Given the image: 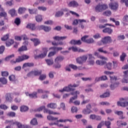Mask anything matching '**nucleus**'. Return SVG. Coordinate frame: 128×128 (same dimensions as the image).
Wrapping results in <instances>:
<instances>
[{
    "instance_id": "nucleus-1",
    "label": "nucleus",
    "mask_w": 128,
    "mask_h": 128,
    "mask_svg": "<svg viewBox=\"0 0 128 128\" xmlns=\"http://www.w3.org/2000/svg\"><path fill=\"white\" fill-rule=\"evenodd\" d=\"M108 6L106 4H99L94 6V10L96 12H102L108 10Z\"/></svg>"
},
{
    "instance_id": "nucleus-2",
    "label": "nucleus",
    "mask_w": 128,
    "mask_h": 128,
    "mask_svg": "<svg viewBox=\"0 0 128 128\" xmlns=\"http://www.w3.org/2000/svg\"><path fill=\"white\" fill-rule=\"evenodd\" d=\"M30 58V56L26 54H23L21 56H18L17 58H16V61L11 60V64H16V62H24V60H28Z\"/></svg>"
},
{
    "instance_id": "nucleus-3",
    "label": "nucleus",
    "mask_w": 128,
    "mask_h": 128,
    "mask_svg": "<svg viewBox=\"0 0 128 128\" xmlns=\"http://www.w3.org/2000/svg\"><path fill=\"white\" fill-rule=\"evenodd\" d=\"M88 60V55H83L76 58L77 64H84Z\"/></svg>"
},
{
    "instance_id": "nucleus-4",
    "label": "nucleus",
    "mask_w": 128,
    "mask_h": 128,
    "mask_svg": "<svg viewBox=\"0 0 128 128\" xmlns=\"http://www.w3.org/2000/svg\"><path fill=\"white\" fill-rule=\"evenodd\" d=\"M48 48H42V54L39 55H36L34 56L35 58H45L46 56V54H48Z\"/></svg>"
},
{
    "instance_id": "nucleus-5",
    "label": "nucleus",
    "mask_w": 128,
    "mask_h": 128,
    "mask_svg": "<svg viewBox=\"0 0 128 128\" xmlns=\"http://www.w3.org/2000/svg\"><path fill=\"white\" fill-rule=\"evenodd\" d=\"M128 98H120V102H118V106L124 108L125 106H128Z\"/></svg>"
},
{
    "instance_id": "nucleus-6",
    "label": "nucleus",
    "mask_w": 128,
    "mask_h": 128,
    "mask_svg": "<svg viewBox=\"0 0 128 128\" xmlns=\"http://www.w3.org/2000/svg\"><path fill=\"white\" fill-rule=\"evenodd\" d=\"M99 58L102 60H97L96 62V64H98V66H104V64H106V60H108V58L106 57L100 56Z\"/></svg>"
},
{
    "instance_id": "nucleus-7",
    "label": "nucleus",
    "mask_w": 128,
    "mask_h": 128,
    "mask_svg": "<svg viewBox=\"0 0 128 128\" xmlns=\"http://www.w3.org/2000/svg\"><path fill=\"white\" fill-rule=\"evenodd\" d=\"M91 109L92 105H90V104H88L86 106V108L82 110V112L84 114H92V112Z\"/></svg>"
},
{
    "instance_id": "nucleus-8",
    "label": "nucleus",
    "mask_w": 128,
    "mask_h": 128,
    "mask_svg": "<svg viewBox=\"0 0 128 128\" xmlns=\"http://www.w3.org/2000/svg\"><path fill=\"white\" fill-rule=\"evenodd\" d=\"M88 38V36H85L82 38L81 40L82 42H86V44H94V38H90L86 40V38Z\"/></svg>"
},
{
    "instance_id": "nucleus-9",
    "label": "nucleus",
    "mask_w": 128,
    "mask_h": 128,
    "mask_svg": "<svg viewBox=\"0 0 128 128\" xmlns=\"http://www.w3.org/2000/svg\"><path fill=\"white\" fill-rule=\"evenodd\" d=\"M80 94V92L78 90H76L75 92H72L71 94L72 96H74V97H72L71 98H70L69 101V104H72L74 102V100L78 98V94Z\"/></svg>"
},
{
    "instance_id": "nucleus-10",
    "label": "nucleus",
    "mask_w": 128,
    "mask_h": 128,
    "mask_svg": "<svg viewBox=\"0 0 128 128\" xmlns=\"http://www.w3.org/2000/svg\"><path fill=\"white\" fill-rule=\"evenodd\" d=\"M5 100L6 102H12V100H14V95L12 93H6L5 94Z\"/></svg>"
},
{
    "instance_id": "nucleus-11",
    "label": "nucleus",
    "mask_w": 128,
    "mask_h": 128,
    "mask_svg": "<svg viewBox=\"0 0 128 128\" xmlns=\"http://www.w3.org/2000/svg\"><path fill=\"white\" fill-rule=\"evenodd\" d=\"M88 62L90 66H94V58L92 56V54H88Z\"/></svg>"
},
{
    "instance_id": "nucleus-12",
    "label": "nucleus",
    "mask_w": 128,
    "mask_h": 128,
    "mask_svg": "<svg viewBox=\"0 0 128 128\" xmlns=\"http://www.w3.org/2000/svg\"><path fill=\"white\" fill-rule=\"evenodd\" d=\"M102 42L104 44H110V42H112V40L111 36H107L102 38Z\"/></svg>"
},
{
    "instance_id": "nucleus-13",
    "label": "nucleus",
    "mask_w": 128,
    "mask_h": 128,
    "mask_svg": "<svg viewBox=\"0 0 128 128\" xmlns=\"http://www.w3.org/2000/svg\"><path fill=\"white\" fill-rule=\"evenodd\" d=\"M74 90V88H72V85L70 84L68 86L64 87L63 89L59 90L60 92H72Z\"/></svg>"
},
{
    "instance_id": "nucleus-14",
    "label": "nucleus",
    "mask_w": 128,
    "mask_h": 128,
    "mask_svg": "<svg viewBox=\"0 0 128 128\" xmlns=\"http://www.w3.org/2000/svg\"><path fill=\"white\" fill-rule=\"evenodd\" d=\"M32 63L26 62L23 64L22 68L24 70L25 72H27V70H28V68H32Z\"/></svg>"
},
{
    "instance_id": "nucleus-15",
    "label": "nucleus",
    "mask_w": 128,
    "mask_h": 128,
    "mask_svg": "<svg viewBox=\"0 0 128 128\" xmlns=\"http://www.w3.org/2000/svg\"><path fill=\"white\" fill-rule=\"evenodd\" d=\"M109 7L111 8V10H116L118 8V4L117 2L110 3L109 4Z\"/></svg>"
},
{
    "instance_id": "nucleus-16",
    "label": "nucleus",
    "mask_w": 128,
    "mask_h": 128,
    "mask_svg": "<svg viewBox=\"0 0 128 128\" xmlns=\"http://www.w3.org/2000/svg\"><path fill=\"white\" fill-rule=\"evenodd\" d=\"M16 126H17L18 128H32L30 126L26 124H22V123L16 122Z\"/></svg>"
},
{
    "instance_id": "nucleus-17",
    "label": "nucleus",
    "mask_w": 128,
    "mask_h": 128,
    "mask_svg": "<svg viewBox=\"0 0 128 128\" xmlns=\"http://www.w3.org/2000/svg\"><path fill=\"white\" fill-rule=\"evenodd\" d=\"M68 6L70 8L72 6V8H78V3L75 0L71 1L68 4Z\"/></svg>"
},
{
    "instance_id": "nucleus-18",
    "label": "nucleus",
    "mask_w": 128,
    "mask_h": 128,
    "mask_svg": "<svg viewBox=\"0 0 128 128\" xmlns=\"http://www.w3.org/2000/svg\"><path fill=\"white\" fill-rule=\"evenodd\" d=\"M39 30H44L45 32H50V30H51L52 28H50V26H44L42 25V26H40Z\"/></svg>"
},
{
    "instance_id": "nucleus-19",
    "label": "nucleus",
    "mask_w": 128,
    "mask_h": 128,
    "mask_svg": "<svg viewBox=\"0 0 128 128\" xmlns=\"http://www.w3.org/2000/svg\"><path fill=\"white\" fill-rule=\"evenodd\" d=\"M72 50L75 52H84V50L76 46L72 47Z\"/></svg>"
},
{
    "instance_id": "nucleus-20",
    "label": "nucleus",
    "mask_w": 128,
    "mask_h": 128,
    "mask_svg": "<svg viewBox=\"0 0 128 128\" xmlns=\"http://www.w3.org/2000/svg\"><path fill=\"white\" fill-rule=\"evenodd\" d=\"M98 52H102L104 54H112V52L107 51L106 50H104V47L98 48Z\"/></svg>"
},
{
    "instance_id": "nucleus-21",
    "label": "nucleus",
    "mask_w": 128,
    "mask_h": 128,
    "mask_svg": "<svg viewBox=\"0 0 128 128\" xmlns=\"http://www.w3.org/2000/svg\"><path fill=\"white\" fill-rule=\"evenodd\" d=\"M112 29L110 28H105L102 30V32L105 34H112Z\"/></svg>"
},
{
    "instance_id": "nucleus-22",
    "label": "nucleus",
    "mask_w": 128,
    "mask_h": 128,
    "mask_svg": "<svg viewBox=\"0 0 128 128\" xmlns=\"http://www.w3.org/2000/svg\"><path fill=\"white\" fill-rule=\"evenodd\" d=\"M32 42L34 46H37L38 44H40V40L38 38H34Z\"/></svg>"
},
{
    "instance_id": "nucleus-23",
    "label": "nucleus",
    "mask_w": 128,
    "mask_h": 128,
    "mask_svg": "<svg viewBox=\"0 0 128 128\" xmlns=\"http://www.w3.org/2000/svg\"><path fill=\"white\" fill-rule=\"evenodd\" d=\"M115 114L119 116L122 120L126 118V116H124V112L122 111H116Z\"/></svg>"
},
{
    "instance_id": "nucleus-24",
    "label": "nucleus",
    "mask_w": 128,
    "mask_h": 128,
    "mask_svg": "<svg viewBox=\"0 0 128 128\" xmlns=\"http://www.w3.org/2000/svg\"><path fill=\"white\" fill-rule=\"evenodd\" d=\"M68 37L66 36H56L53 38L54 40H66Z\"/></svg>"
},
{
    "instance_id": "nucleus-25",
    "label": "nucleus",
    "mask_w": 128,
    "mask_h": 128,
    "mask_svg": "<svg viewBox=\"0 0 128 128\" xmlns=\"http://www.w3.org/2000/svg\"><path fill=\"white\" fill-rule=\"evenodd\" d=\"M28 110V107L26 106H22L20 107V112H26Z\"/></svg>"
},
{
    "instance_id": "nucleus-26",
    "label": "nucleus",
    "mask_w": 128,
    "mask_h": 128,
    "mask_svg": "<svg viewBox=\"0 0 128 128\" xmlns=\"http://www.w3.org/2000/svg\"><path fill=\"white\" fill-rule=\"evenodd\" d=\"M78 22L80 24H79L80 28H81L84 30V24H82V22H86V20H84V19H82V20L79 19Z\"/></svg>"
},
{
    "instance_id": "nucleus-27",
    "label": "nucleus",
    "mask_w": 128,
    "mask_h": 128,
    "mask_svg": "<svg viewBox=\"0 0 128 128\" xmlns=\"http://www.w3.org/2000/svg\"><path fill=\"white\" fill-rule=\"evenodd\" d=\"M70 44H78V46H80V44H82V42L80 41V40H72L70 42Z\"/></svg>"
},
{
    "instance_id": "nucleus-28",
    "label": "nucleus",
    "mask_w": 128,
    "mask_h": 128,
    "mask_svg": "<svg viewBox=\"0 0 128 128\" xmlns=\"http://www.w3.org/2000/svg\"><path fill=\"white\" fill-rule=\"evenodd\" d=\"M57 105L54 103H50L47 105V108H52V110H54L56 108Z\"/></svg>"
},
{
    "instance_id": "nucleus-29",
    "label": "nucleus",
    "mask_w": 128,
    "mask_h": 128,
    "mask_svg": "<svg viewBox=\"0 0 128 128\" xmlns=\"http://www.w3.org/2000/svg\"><path fill=\"white\" fill-rule=\"evenodd\" d=\"M0 16H2L3 18H6V16H8V14H6V13L4 12V8H0Z\"/></svg>"
},
{
    "instance_id": "nucleus-30",
    "label": "nucleus",
    "mask_w": 128,
    "mask_h": 128,
    "mask_svg": "<svg viewBox=\"0 0 128 128\" xmlns=\"http://www.w3.org/2000/svg\"><path fill=\"white\" fill-rule=\"evenodd\" d=\"M49 124L50 126H58V128H64V124L60 123H57V122L54 123L51 122Z\"/></svg>"
},
{
    "instance_id": "nucleus-31",
    "label": "nucleus",
    "mask_w": 128,
    "mask_h": 128,
    "mask_svg": "<svg viewBox=\"0 0 128 128\" xmlns=\"http://www.w3.org/2000/svg\"><path fill=\"white\" fill-rule=\"evenodd\" d=\"M62 16H64V12L62 11V10L57 12L55 14L56 18H60Z\"/></svg>"
},
{
    "instance_id": "nucleus-32",
    "label": "nucleus",
    "mask_w": 128,
    "mask_h": 128,
    "mask_svg": "<svg viewBox=\"0 0 128 128\" xmlns=\"http://www.w3.org/2000/svg\"><path fill=\"white\" fill-rule=\"evenodd\" d=\"M0 82H1L2 84H8V80L5 78H0Z\"/></svg>"
},
{
    "instance_id": "nucleus-33",
    "label": "nucleus",
    "mask_w": 128,
    "mask_h": 128,
    "mask_svg": "<svg viewBox=\"0 0 128 128\" xmlns=\"http://www.w3.org/2000/svg\"><path fill=\"white\" fill-rule=\"evenodd\" d=\"M47 119L48 120H58V118L56 117H54L50 115H49L47 116Z\"/></svg>"
},
{
    "instance_id": "nucleus-34",
    "label": "nucleus",
    "mask_w": 128,
    "mask_h": 128,
    "mask_svg": "<svg viewBox=\"0 0 128 128\" xmlns=\"http://www.w3.org/2000/svg\"><path fill=\"white\" fill-rule=\"evenodd\" d=\"M28 50V46H22L18 49V52H24Z\"/></svg>"
},
{
    "instance_id": "nucleus-35",
    "label": "nucleus",
    "mask_w": 128,
    "mask_h": 128,
    "mask_svg": "<svg viewBox=\"0 0 128 128\" xmlns=\"http://www.w3.org/2000/svg\"><path fill=\"white\" fill-rule=\"evenodd\" d=\"M12 44H14V40H8V41H7L6 43V46H12Z\"/></svg>"
},
{
    "instance_id": "nucleus-36",
    "label": "nucleus",
    "mask_w": 128,
    "mask_h": 128,
    "mask_svg": "<svg viewBox=\"0 0 128 128\" xmlns=\"http://www.w3.org/2000/svg\"><path fill=\"white\" fill-rule=\"evenodd\" d=\"M105 68H108L109 70H110L112 68V64L110 62L107 64L105 66Z\"/></svg>"
},
{
    "instance_id": "nucleus-37",
    "label": "nucleus",
    "mask_w": 128,
    "mask_h": 128,
    "mask_svg": "<svg viewBox=\"0 0 128 128\" xmlns=\"http://www.w3.org/2000/svg\"><path fill=\"white\" fill-rule=\"evenodd\" d=\"M128 76H125V75L124 74V78L122 80V82L124 84H128Z\"/></svg>"
},
{
    "instance_id": "nucleus-38",
    "label": "nucleus",
    "mask_w": 128,
    "mask_h": 128,
    "mask_svg": "<svg viewBox=\"0 0 128 128\" xmlns=\"http://www.w3.org/2000/svg\"><path fill=\"white\" fill-rule=\"evenodd\" d=\"M26 10V8H20L18 10V12L20 14H24Z\"/></svg>"
},
{
    "instance_id": "nucleus-39",
    "label": "nucleus",
    "mask_w": 128,
    "mask_h": 128,
    "mask_svg": "<svg viewBox=\"0 0 128 128\" xmlns=\"http://www.w3.org/2000/svg\"><path fill=\"white\" fill-rule=\"evenodd\" d=\"M108 96H110V92H106L100 96L101 98H108Z\"/></svg>"
},
{
    "instance_id": "nucleus-40",
    "label": "nucleus",
    "mask_w": 128,
    "mask_h": 128,
    "mask_svg": "<svg viewBox=\"0 0 128 128\" xmlns=\"http://www.w3.org/2000/svg\"><path fill=\"white\" fill-rule=\"evenodd\" d=\"M8 78L10 82H16V76L14 74H12L11 76H9Z\"/></svg>"
},
{
    "instance_id": "nucleus-41",
    "label": "nucleus",
    "mask_w": 128,
    "mask_h": 128,
    "mask_svg": "<svg viewBox=\"0 0 128 128\" xmlns=\"http://www.w3.org/2000/svg\"><path fill=\"white\" fill-rule=\"evenodd\" d=\"M64 58L62 56H58L55 59V62H62V60H64Z\"/></svg>"
},
{
    "instance_id": "nucleus-42",
    "label": "nucleus",
    "mask_w": 128,
    "mask_h": 128,
    "mask_svg": "<svg viewBox=\"0 0 128 128\" xmlns=\"http://www.w3.org/2000/svg\"><path fill=\"white\" fill-rule=\"evenodd\" d=\"M110 78L111 82H116L118 80V78L114 76H110Z\"/></svg>"
},
{
    "instance_id": "nucleus-43",
    "label": "nucleus",
    "mask_w": 128,
    "mask_h": 128,
    "mask_svg": "<svg viewBox=\"0 0 128 128\" xmlns=\"http://www.w3.org/2000/svg\"><path fill=\"white\" fill-rule=\"evenodd\" d=\"M103 16H110L112 14V12L110 10H106L103 12Z\"/></svg>"
},
{
    "instance_id": "nucleus-44",
    "label": "nucleus",
    "mask_w": 128,
    "mask_h": 128,
    "mask_svg": "<svg viewBox=\"0 0 128 128\" xmlns=\"http://www.w3.org/2000/svg\"><path fill=\"white\" fill-rule=\"evenodd\" d=\"M14 22L16 26H20V19L18 18H16Z\"/></svg>"
},
{
    "instance_id": "nucleus-45",
    "label": "nucleus",
    "mask_w": 128,
    "mask_h": 128,
    "mask_svg": "<svg viewBox=\"0 0 128 128\" xmlns=\"http://www.w3.org/2000/svg\"><path fill=\"white\" fill-rule=\"evenodd\" d=\"M7 116L11 118H14L16 116V112H10L8 113Z\"/></svg>"
},
{
    "instance_id": "nucleus-46",
    "label": "nucleus",
    "mask_w": 128,
    "mask_h": 128,
    "mask_svg": "<svg viewBox=\"0 0 128 128\" xmlns=\"http://www.w3.org/2000/svg\"><path fill=\"white\" fill-rule=\"evenodd\" d=\"M118 84H120V83L118 82H116V83L114 84V87L112 84H111L110 85V88H111V90H114V88H118Z\"/></svg>"
},
{
    "instance_id": "nucleus-47",
    "label": "nucleus",
    "mask_w": 128,
    "mask_h": 128,
    "mask_svg": "<svg viewBox=\"0 0 128 128\" xmlns=\"http://www.w3.org/2000/svg\"><path fill=\"white\" fill-rule=\"evenodd\" d=\"M36 20L38 22H40L42 20V17L40 15H38L36 16Z\"/></svg>"
},
{
    "instance_id": "nucleus-48",
    "label": "nucleus",
    "mask_w": 128,
    "mask_h": 128,
    "mask_svg": "<svg viewBox=\"0 0 128 128\" xmlns=\"http://www.w3.org/2000/svg\"><path fill=\"white\" fill-rule=\"evenodd\" d=\"M16 12L14 9H12L10 10V14H11L12 16H14L16 14Z\"/></svg>"
},
{
    "instance_id": "nucleus-49",
    "label": "nucleus",
    "mask_w": 128,
    "mask_h": 128,
    "mask_svg": "<svg viewBox=\"0 0 128 128\" xmlns=\"http://www.w3.org/2000/svg\"><path fill=\"white\" fill-rule=\"evenodd\" d=\"M8 38H10V34H6V35H4L2 38V40L6 41L7 40H8Z\"/></svg>"
},
{
    "instance_id": "nucleus-50",
    "label": "nucleus",
    "mask_w": 128,
    "mask_h": 128,
    "mask_svg": "<svg viewBox=\"0 0 128 128\" xmlns=\"http://www.w3.org/2000/svg\"><path fill=\"white\" fill-rule=\"evenodd\" d=\"M38 1H37L34 4V6H38V4H44V2H46V0H38Z\"/></svg>"
},
{
    "instance_id": "nucleus-51",
    "label": "nucleus",
    "mask_w": 128,
    "mask_h": 128,
    "mask_svg": "<svg viewBox=\"0 0 128 128\" xmlns=\"http://www.w3.org/2000/svg\"><path fill=\"white\" fill-rule=\"evenodd\" d=\"M46 62L47 64H48V66H52V64H54V60H46Z\"/></svg>"
},
{
    "instance_id": "nucleus-52",
    "label": "nucleus",
    "mask_w": 128,
    "mask_h": 128,
    "mask_svg": "<svg viewBox=\"0 0 128 128\" xmlns=\"http://www.w3.org/2000/svg\"><path fill=\"white\" fill-rule=\"evenodd\" d=\"M45 78H46V74H41L39 77L40 80H44Z\"/></svg>"
},
{
    "instance_id": "nucleus-53",
    "label": "nucleus",
    "mask_w": 128,
    "mask_h": 128,
    "mask_svg": "<svg viewBox=\"0 0 128 128\" xmlns=\"http://www.w3.org/2000/svg\"><path fill=\"white\" fill-rule=\"evenodd\" d=\"M1 74H2V76H5V77L8 76V72L2 71L1 72Z\"/></svg>"
},
{
    "instance_id": "nucleus-54",
    "label": "nucleus",
    "mask_w": 128,
    "mask_h": 128,
    "mask_svg": "<svg viewBox=\"0 0 128 128\" xmlns=\"http://www.w3.org/2000/svg\"><path fill=\"white\" fill-rule=\"evenodd\" d=\"M14 58V54H12V55H10L7 57H6L5 58V60L6 61L10 60V58Z\"/></svg>"
},
{
    "instance_id": "nucleus-55",
    "label": "nucleus",
    "mask_w": 128,
    "mask_h": 128,
    "mask_svg": "<svg viewBox=\"0 0 128 128\" xmlns=\"http://www.w3.org/2000/svg\"><path fill=\"white\" fill-rule=\"evenodd\" d=\"M44 106H42L41 107L38 108V109H36L34 110V112H42L43 110H44Z\"/></svg>"
},
{
    "instance_id": "nucleus-56",
    "label": "nucleus",
    "mask_w": 128,
    "mask_h": 128,
    "mask_svg": "<svg viewBox=\"0 0 128 128\" xmlns=\"http://www.w3.org/2000/svg\"><path fill=\"white\" fill-rule=\"evenodd\" d=\"M126 56V53L123 52L120 57L121 62H124V58Z\"/></svg>"
},
{
    "instance_id": "nucleus-57",
    "label": "nucleus",
    "mask_w": 128,
    "mask_h": 128,
    "mask_svg": "<svg viewBox=\"0 0 128 128\" xmlns=\"http://www.w3.org/2000/svg\"><path fill=\"white\" fill-rule=\"evenodd\" d=\"M48 114H60V112H53L52 110H48Z\"/></svg>"
},
{
    "instance_id": "nucleus-58",
    "label": "nucleus",
    "mask_w": 128,
    "mask_h": 128,
    "mask_svg": "<svg viewBox=\"0 0 128 128\" xmlns=\"http://www.w3.org/2000/svg\"><path fill=\"white\" fill-rule=\"evenodd\" d=\"M26 28H28L30 30H32V24H28L26 26Z\"/></svg>"
},
{
    "instance_id": "nucleus-59",
    "label": "nucleus",
    "mask_w": 128,
    "mask_h": 128,
    "mask_svg": "<svg viewBox=\"0 0 128 128\" xmlns=\"http://www.w3.org/2000/svg\"><path fill=\"white\" fill-rule=\"evenodd\" d=\"M120 2L121 4H125V5L128 6V0H120Z\"/></svg>"
},
{
    "instance_id": "nucleus-60",
    "label": "nucleus",
    "mask_w": 128,
    "mask_h": 128,
    "mask_svg": "<svg viewBox=\"0 0 128 128\" xmlns=\"http://www.w3.org/2000/svg\"><path fill=\"white\" fill-rule=\"evenodd\" d=\"M110 124H111L110 122V121L105 122V125L106 126H107V128H111Z\"/></svg>"
},
{
    "instance_id": "nucleus-61",
    "label": "nucleus",
    "mask_w": 128,
    "mask_h": 128,
    "mask_svg": "<svg viewBox=\"0 0 128 128\" xmlns=\"http://www.w3.org/2000/svg\"><path fill=\"white\" fill-rule=\"evenodd\" d=\"M0 108L1 110H8V106H6L5 104H0Z\"/></svg>"
},
{
    "instance_id": "nucleus-62",
    "label": "nucleus",
    "mask_w": 128,
    "mask_h": 128,
    "mask_svg": "<svg viewBox=\"0 0 128 128\" xmlns=\"http://www.w3.org/2000/svg\"><path fill=\"white\" fill-rule=\"evenodd\" d=\"M42 71H34L33 72L34 76H40L42 74Z\"/></svg>"
},
{
    "instance_id": "nucleus-63",
    "label": "nucleus",
    "mask_w": 128,
    "mask_h": 128,
    "mask_svg": "<svg viewBox=\"0 0 128 128\" xmlns=\"http://www.w3.org/2000/svg\"><path fill=\"white\" fill-rule=\"evenodd\" d=\"M72 112H78V108L75 107V106H72V108L71 110Z\"/></svg>"
},
{
    "instance_id": "nucleus-64",
    "label": "nucleus",
    "mask_w": 128,
    "mask_h": 128,
    "mask_svg": "<svg viewBox=\"0 0 128 128\" xmlns=\"http://www.w3.org/2000/svg\"><path fill=\"white\" fill-rule=\"evenodd\" d=\"M38 10H43L44 12L46 10V8L44 6H39L38 7Z\"/></svg>"
}]
</instances>
